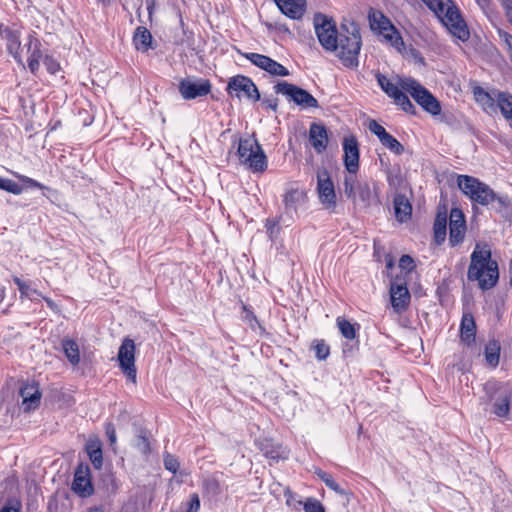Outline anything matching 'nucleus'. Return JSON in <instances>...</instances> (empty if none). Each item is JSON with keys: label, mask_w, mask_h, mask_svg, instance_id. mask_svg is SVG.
Listing matches in <instances>:
<instances>
[{"label": "nucleus", "mask_w": 512, "mask_h": 512, "mask_svg": "<svg viewBox=\"0 0 512 512\" xmlns=\"http://www.w3.org/2000/svg\"><path fill=\"white\" fill-rule=\"evenodd\" d=\"M317 192L321 203L326 208H334L336 205V193L333 181L327 170L318 171Z\"/></svg>", "instance_id": "nucleus-15"}, {"label": "nucleus", "mask_w": 512, "mask_h": 512, "mask_svg": "<svg viewBox=\"0 0 512 512\" xmlns=\"http://www.w3.org/2000/svg\"><path fill=\"white\" fill-rule=\"evenodd\" d=\"M434 238L437 244H441L444 242L446 238V230H447V213L446 210L438 211L435 221H434Z\"/></svg>", "instance_id": "nucleus-28"}, {"label": "nucleus", "mask_w": 512, "mask_h": 512, "mask_svg": "<svg viewBox=\"0 0 512 512\" xmlns=\"http://www.w3.org/2000/svg\"><path fill=\"white\" fill-rule=\"evenodd\" d=\"M133 44L137 50L142 52L151 48L152 35L149 30L143 26L137 27L133 36Z\"/></svg>", "instance_id": "nucleus-27"}, {"label": "nucleus", "mask_w": 512, "mask_h": 512, "mask_svg": "<svg viewBox=\"0 0 512 512\" xmlns=\"http://www.w3.org/2000/svg\"><path fill=\"white\" fill-rule=\"evenodd\" d=\"M368 129L371 133L378 137L379 141L382 140L388 133L385 130V128L382 125H380L376 120L369 121Z\"/></svg>", "instance_id": "nucleus-44"}, {"label": "nucleus", "mask_w": 512, "mask_h": 512, "mask_svg": "<svg viewBox=\"0 0 512 512\" xmlns=\"http://www.w3.org/2000/svg\"><path fill=\"white\" fill-rule=\"evenodd\" d=\"M49 73L55 74L59 70V64L50 56H46L43 61Z\"/></svg>", "instance_id": "nucleus-51"}, {"label": "nucleus", "mask_w": 512, "mask_h": 512, "mask_svg": "<svg viewBox=\"0 0 512 512\" xmlns=\"http://www.w3.org/2000/svg\"><path fill=\"white\" fill-rule=\"evenodd\" d=\"M269 457L273 460H278V459H286L288 458V452L286 450H283L281 453H274V452H271L269 454Z\"/></svg>", "instance_id": "nucleus-57"}, {"label": "nucleus", "mask_w": 512, "mask_h": 512, "mask_svg": "<svg viewBox=\"0 0 512 512\" xmlns=\"http://www.w3.org/2000/svg\"><path fill=\"white\" fill-rule=\"evenodd\" d=\"M467 272L470 281H477L482 290L493 288L499 279L498 264L491 259V250L487 244H476Z\"/></svg>", "instance_id": "nucleus-2"}, {"label": "nucleus", "mask_w": 512, "mask_h": 512, "mask_svg": "<svg viewBox=\"0 0 512 512\" xmlns=\"http://www.w3.org/2000/svg\"><path fill=\"white\" fill-rule=\"evenodd\" d=\"M498 35L500 40L504 43L509 54L512 51V35L503 30H499Z\"/></svg>", "instance_id": "nucleus-50"}, {"label": "nucleus", "mask_w": 512, "mask_h": 512, "mask_svg": "<svg viewBox=\"0 0 512 512\" xmlns=\"http://www.w3.org/2000/svg\"><path fill=\"white\" fill-rule=\"evenodd\" d=\"M337 326L343 337L352 340L356 337L355 326L344 318H337Z\"/></svg>", "instance_id": "nucleus-37"}, {"label": "nucleus", "mask_w": 512, "mask_h": 512, "mask_svg": "<svg viewBox=\"0 0 512 512\" xmlns=\"http://www.w3.org/2000/svg\"><path fill=\"white\" fill-rule=\"evenodd\" d=\"M380 142L384 147L397 155H401L404 152V146L389 133Z\"/></svg>", "instance_id": "nucleus-36"}, {"label": "nucleus", "mask_w": 512, "mask_h": 512, "mask_svg": "<svg viewBox=\"0 0 512 512\" xmlns=\"http://www.w3.org/2000/svg\"><path fill=\"white\" fill-rule=\"evenodd\" d=\"M41 298H43V299L45 300V302L47 303V305H48V307H49V308H51V309H55V308L57 307V305L55 304V302H54L53 300H51L50 298L44 297L43 295H42V297H41Z\"/></svg>", "instance_id": "nucleus-60"}, {"label": "nucleus", "mask_w": 512, "mask_h": 512, "mask_svg": "<svg viewBox=\"0 0 512 512\" xmlns=\"http://www.w3.org/2000/svg\"><path fill=\"white\" fill-rule=\"evenodd\" d=\"M314 28L318 40L324 49L330 51L331 48H336L339 33L333 20L325 15L316 14L314 17Z\"/></svg>", "instance_id": "nucleus-12"}, {"label": "nucleus", "mask_w": 512, "mask_h": 512, "mask_svg": "<svg viewBox=\"0 0 512 512\" xmlns=\"http://www.w3.org/2000/svg\"><path fill=\"white\" fill-rule=\"evenodd\" d=\"M13 281L19 289L21 299L27 298L31 301H35L42 297V294L37 289L32 288L28 283L22 281L19 277L14 276Z\"/></svg>", "instance_id": "nucleus-30"}, {"label": "nucleus", "mask_w": 512, "mask_h": 512, "mask_svg": "<svg viewBox=\"0 0 512 512\" xmlns=\"http://www.w3.org/2000/svg\"><path fill=\"white\" fill-rule=\"evenodd\" d=\"M309 142L317 153H323L328 145L326 128L321 124L312 123L309 128Z\"/></svg>", "instance_id": "nucleus-23"}, {"label": "nucleus", "mask_w": 512, "mask_h": 512, "mask_svg": "<svg viewBox=\"0 0 512 512\" xmlns=\"http://www.w3.org/2000/svg\"><path fill=\"white\" fill-rule=\"evenodd\" d=\"M343 160L348 175H355L359 169V147L354 136L345 137L343 140Z\"/></svg>", "instance_id": "nucleus-19"}, {"label": "nucleus", "mask_w": 512, "mask_h": 512, "mask_svg": "<svg viewBox=\"0 0 512 512\" xmlns=\"http://www.w3.org/2000/svg\"><path fill=\"white\" fill-rule=\"evenodd\" d=\"M200 509V498L198 494L194 493L190 496V502L186 512H198Z\"/></svg>", "instance_id": "nucleus-53"}, {"label": "nucleus", "mask_w": 512, "mask_h": 512, "mask_svg": "<svg viewBox=\"0 0 512 512\" xmlns=\"http://www.w3.org/2000/svg\"><path fill=\"white\" fill-rule=\"evenodd\" d=\"M306 200V194L299 189L288 190L283 198L285 213H296L298 207Z\"/></svg>", "instance_id": "nucleus-26"}, {"label": "nucleus", "mask_w": 512, "mask_h": 512, "mask_svg": "<svg viewBox=\"0 0 512 512\" xmlns=\"http://www.w3.org/2000/svg\"><path fill=\"white\" fill-rule=\"evenodd\" d=\"M395 215L401 222L410 218L412 207L407 198L403 195H397L394 199Z\"/></svg>", "instance_id": "nucleus-29"}, {"label": "nucleus", "mask_w": 512, "mask_h": 512, "mask_svg": "<svg viewBox=\"0 0 512 512\" xmlns=\"http://www.w3.org/2000/svg\"><path fill=\"white\" fill-rule=\"evenodd\" d=\"M303 508L305 512H325L323 505L315 498H308Z\"/></svg>", "instance_id": "nucleus-42"}, {"label": "nucleus", "mask_w": 512, "mask_h": 512, "mask_svg": "<svg viewBox=\"0 0 512 512\" xmlns=\"http://www.w3.org/2000/svg\"><path fill=\"white\" fill-rule=\"evenodd\" d=\"M204 489H205V491H207L208 493H211L213 495L218 494L220 491L219 484L214 479L205 480L204 481Z\"/></svg>", "instance_id": "nucleus-49"}, {"label": "nucleus", "mask_w": 512, "mask_h": 512, "mask_svg": "<svg viewBox=\"0 0 512 512\" xmlns=\"http://www.w3.org/2000/svg\"><path fill=\"white\" fill-rule=\"evenodd\" d=\"M274 90L277 94L286 96L289 101H293L304 109L319 106L317 99L308 91L286 81L278 82L274 86Z\"/></svg>", "instance_id": "nucleus-11"}, {"label": "nucleus", "mask_w": 512, "mask_h": 512, "mask_svg": "<svg viewBox=\"0 0 512 512\" xmlns=\"http://www.w3.org/2000/svg\"><path fill=\"white\" fill-rule=\"evenodd\" d=\"M5 296H6V289L4 286L0 285V304L4 300Z\"/></svg>", "instance_id": "nucleus-62"}, {"label": "nucleus", "mask_w": 512, "mask_h": 512, "mask_svg": "<svg viewBox=\"0 0 512 512\" xmlns=\"http://www.w3.org/2000/svg\"><path fill=\"white\" fill-rule=\"evenodd\" d=\"M28 61V67L30 69V71L35 74L36 71L39 69V61L40 60H37V59H34V58H28L27 59Z\"/></svg>", "instance_id": "nucleus-56"}, {"label": "nucleus", "mask_w": 512, "mask_h": 512, "mask_svg": "<svg viewBox=\"0 0 512 512\" xmlns=\"http://www.w3.org/2000/svg\"><path fill=\"white\" fill-rule=\"evenodd\" d=\"M368 18L370 27L373 31H376L383 36L385 41L398 52L402 53L405 50V44L400 33L382 12L371 9L369 11Z\"/></svg>", "instance_id": "nucleus-8"}, {"label": "nucleus", "mask_w": 512, "mask_h": 512, "mask_svg": "<svg viewBox=\"0 0 512 512\" xmlns=\"http://www.w3.org/2000/svg\"><path fill=\"white\" fill-rule=\"evenodd\" d=\"M497 105L503 117L507 120L512 119V94L499 92L497 95Z\"/></svg>", "instance_id": "nucleus-31"}, {"label": "nucleus", "mask_w": 512, "mask_h": 512, "mask_svg": "<svg viewBox=\"0 0 512 512\" xmlns=\"http://www.w3.org/2000/svg\"><path fill=\"white\" fill-rule=\"evenodd\" d=\"M71 489L82 498L89 497L93 494L94 487L91 481L90 468L87 464L81 463L77 466Z\"/></svg>", "instance_id": "nucleus-16"}, {"label": "nucleus", "mask_w": 512, "mask_h": 512, "mask_svg": "<svg viewBox=\"0 0 512 512\" xmlns=\"http://www.w3.org/2000/svg\"><path fill=\"white\" fill-rule=\"evenodd\" d=\"M119 366L123 373L131 380L136 383L137 370L135 367V343L130 338H125L119 347L117 355Z\"/></svg>", "instance_id": "nucleus-13"}, {"label": "nucleus", "mask_w": 512, "mask_h": 512, "mask_svg": "<svg viewBox=\"0 0 512 512\" xmlns=\"http://www.w3.org/2000/svg\"><path fill=\"white\" fill-rule=\"evenodd\" d=\"M281 12L291 19H300L305 12V0H275Z\"/></svg>", "instance_id": "nucleus-24"}, {"label": "nucleus", "mask_w": 512, "mask_h": 512, "mask_svg": "<svg viewBox=\"0 0 512 512\" xmlns=\"http://www.w3.org/2000/svg\"><path fill=\"white\" fill-rule=\"evenodd\" d=\"M361 48V37L356 28L351 32L339 33L336 48L330 51L336 52L337 57L345 66L356 67L358 65V55Z\"/></svg>", "instance_id": "nucleus-7"}, {"label": "nucleus", "mask_w": 512, "mask_h": 512, "mask_svg": "<svg viewBox=\"0 0 512 512\" xmlns=\"http://www.w3.org/2000/svg\"><path fill=\"white\" fill-rule=\"evenodd\" d=\"M474 98L476 102L482 106L485 111L493 109L495 105L494 99L491 95L486 92L482 87H475L473 90Z\"/></svg>", "instance_id": "nucleus-34"}, {"label": "nucleus", "mask_w": 512, "mask_h": 512, "mask_svg": "<svg viewBox=\"0 0 512 512\" xmlns=\"http://www.w3.org/2000/svg\"><path fill=\"white\" fill-rule=\"evenodd\" d=\"M344 193L356 208L368 209L380 205L378 185L370 180H358L356 175L345 176Z\"/></svg>", "instance_id": "nucleus-3"}, {"label": "nucleus", "mask_w": 512, "mask_h": 512, "mask_svg": "<svg viewBox=\"0 0 512 512\" xmlns=\"http://www.w3.org/2000/svg\"><path fill=\"white\" fill-rule=\"evenodd\" d=\"M457 185L473 203L488 206L496 199V193L484 182L468 175H459Z\"/></svg>", "instance_id": "nucleus-6"}, {"label": "nucleus", "mask_w": 512, "mask_h": 512, "mask_svg": "<svg viewBox=\"0 0 512 512\" xmlns=\"http://www.w3.org/2000/svg\"><path fill=\"white\" fill-rule=\"evenodd\" d=\"M106 434L109 438L110 443L114 444L116 442V431L113 424L108 423L106 425Z\"/></svg>", "instance_id": "nucleus-55"}, {"label": "nucleus", "mask_w": 512, "mask_h": 512, "mask_svg": "<svg viewBox=\"0 0 512 512\" xmlns=\"http://www.w3.org/2000/svg\"><path fill=\"white\" fill-rule=\"evenodd\" d=\"M89 512H102L99 508H93Z\"/></svg>", "instance_id": "nucleus-63"}, {"label": "nucleus", "mask_w": 512, "mask_h": 512, "mask_svg": "<svg viewBox=\"0 0 512 512\" xmlns=\"http://www.w3.org/2000/svg\"><path fill=\"white\" fill-rule=\"evenodd\" d=\"M498 348L494 345V347L487 346L485 349V358L488 364L491 366H496L499 362V352Z\"/></svg>", "instance_id": "nucleus-43"}, {"label": "nucleus", "mask_w": 512, "mask_h": 512, "mask_svg": "<svg viewBox=\"0 0 512 512\" xmlns=\"http://www.w3.org/2000/svg\"><path fill=\"white\" fill-rule=\"evenodd\" d=\"M476 323L474 317L470 313H465L462 316L460 326V337L462 342L470 346L475 342Z\"/></svg>", "instance_id": "nucleus-25"}, {"label": "nucleus", "mask_w": 512, "mask_h": 512, "mask_svg": "<svg viewBox=\"0 0 512 512\" xmlns=\"http://www.w3.org/2000/svg\"><path fill=\"white\" fill-rule=\"evenodd\" d=\"M262 103L264 105H266L267 108H270L273 111L277 110V100L276 99H274V100L264 99Z\"/></svg>", "instance_id": "nucleus-58"}, {"label": "nucleus", "mask_w": 512, "mask_h": 512, "mask_svg": "<svg viewBox=\"0 0 512 512\" xmlns=\"http://www.w3.org/2000/svg\"><path fill=\"white\" fill-rule=\"evenodd\" d=\"M237 155L240 163L254 173H262L267 169V157L261 145L253 137L239 138Z\"/></svg>", "instance_id": "nucleus-5"}, {"label": "nucleus", "mask_w": 512, "mask_h": 512, "mask_svg": "<svg viewBox=\"0 0 512 512\" xmlns=\"http://www.w3.org/2000/svg\"><path fill=\"white\" fill-rule=\"evenodd\" d=\"M63 351L70 361L71 364L77 365L80 362V353H79V347L78 344L71 340V339H65L62 342Z\"/></svg>", "instance_id": "nucleus-32"}, {"label": "nucleus", "mask_w": 512, "mask_h": 512, "mask_svg": "<svg viewBox=\"0 0 512 512\" xmlns=\"http://www.w3.org/2000/svg\"><path fill=\"white\" fill-rule=\"evenodd\" d=\"M377 82L381 89L399 105L403 111L415 114V106L411 103L408 96L402 92L410 94V96L420 105L426 112L433 116L441 113L440 102L429 92L423 85L412 77H403L398 81V85L392 83L386 76L381 73L376 75Z\"/></svg>", "instance_id": "nucleus-1"}, {"label": "nucleus", "mask_w": 512, "mask_h": 512, "mask_svg": "<svg viewBox=\"0 0 512 512\" xmlns=\"http://www.w3.org/2000/svg\"><path fill=\"white\" fill-rule=\"evenodd\" d=\"M89 458L96 469H100L102 466L103 458L100 447L89 446L88 447Z\"/></svg>", "instance_id": "nucleus-40"}, {"label": "nucleus", "mask_w": 512, "mask_h": 512, "mask_svg": "<svg viewBox=\"0 0 512 512\" xmlns=\"http://www.w3.org/2000/svg\"><path fill=\"white\" fill-rule=\"evenodd\" d=\"M316 475L325 483V485L339 495L348 496L349 494L342 489L332 478V476L322 470L316 471Z\"/></svg>", "instance_id": "nucleus-35"}, {"label": "nucleus", "mask_w": 512, "mask_h": 512, "mask_svg": "<svg viewBox=\"0 0 512 512\" xmlns=\"http://www.w3.org/2000/svg\"><path fill=\"white\" fill-rule=\"evenodd\" d=\"M399 267L402 270H405L407 272H411L414 269V267H415L414 260L409 255H403L400 258V260H399Z\"/></svg>", "instance_id": "nucleus-47"}, {"label": "nucleus", "mask_w": 512, "mask_h": 512, "mask_svg": "<svg viewBox=\"0 0 512 512\" xmlns=\"http://www.w3.org/2000/svg\"><path fill=\"white\" fill-rule=\"evenodd\" d=\"M284 495L286 498V503L289 506L295 507L296 504H299V505L303 504L301 500L296 499V496L290 490L285 491Z\"/></svg>", "instance_id": "nucleus-54"}, {"label": "nucleus", "mask_w": 512, "mask_h": 512, "mask_svg": "<svg viewBox=\"0 0 512 512\" xmlns=\"http://www.w3.org/2000/svg\"><path fill=\"white\" fill-rule=\"evenodd\" d=\"M28 47V58H34L37 60H40L42 57V53L40 50V42L37 38H35L33 35H29L28 43L26 44Z\"/></svg>", "instance_id": "nucleus-38"}, {"label": "nucleus", "mask_w": 512, "mask_h": 512, "mask_svg": "<svg viewBox=\"0 0 512 512\" xmlns=\"http://www.w3.org/2000/svg\"><path fill=\"white\" fill-rule=\"evenodd\" d=\"M487 401L491 406L490 412L499 418H507L510 412L511 395L501 383L490 380L484 384Z\"/></svg>", "instance_id": "nucleus-9"}, {"label": "nucleus", "mask_w": 512, "mask_h": 512, "mask_svg": "<svg viewBox=\"0 0 512 512\" xmlns=\"http://www.w3.org/2000/svg\"><path fill=\"white\" fill-rule=\"evenodd\" d=\"M243 309H244V312H245L244 319L246 321H248L249 323H252V321L255 320V316L253 315V313L249 309H247L246 306H243Z\"/></svg>", "instance_id": "nucleus-59"}, {"label": "nucleus", "mask_w": 512, "mask_h": 512, "mask_svg": "<svg viewBox=\"0 0 512 512\" xmlns=\"http://www.w3.org/2000/svg\"><path fill=\"white\" fill-rule=\"evenodd\" d=\"M164 466L170 472L176 473L179 469V462L173 455L166 454L164 456Z\"/></svg>", "instance_id": "nucleus-46"}, {"label": "nucleus", "mask_w": 512, "mask_h": 512, "mask_svg": "<svg viewBox=\"0 0 512 512\" xmlns=\"http://www.w3.org/2000/svg\"><path fill=\"white\" fill-rule=\"evenodd\" d=\"M509 19H510V22H511V24H512V8H511V9H510V11H509Z\"/></svg>", "instance_id": "nucleus-64"}, {"label": "nucleus", "mask_w": 512, "mask_h": 512, "mask_svg": "<svg viewBox=\"0 0 512 512\" xmlns=\"http://www.w3.org/2000/svg\"><path fill=\"white\" fill-rule=\"evenodd\" d=\"M391 304L396 313H402L410 302V293L406 286V282L400 278L392 281L390 286Z\"/></svg>", "instance_id": "nucleus-18"}, {"label": "nucleus", "mask_w": 512, "mask_h": 512, "mask_svg": "<svg viewBox=\"0 0 512 512\" xmlns=\"http://www.w3.org/2000/svg\"><path fill=\"white\" fill-rule=\"evenodd\" d=\"M442 2V5L430 9L454 37L461 41H467L470 33L460 10L451 0H443Z\"/></svg>", "instance_id": "nucleus-4"}, {"label": "nucleus", "mask_w": 512, "mask_h": 512, "mask_svg": "<svg viewBox=\"0 0 512 512\" xmlns=\"http://www.w3.org/2000/svg\"><path fill=\"white\" fill-rule=\"evenodd\" d=\"M212 85L207 79L185 78L179 82L178 89L181 96L186 100L206 96L211 92Z\"/></svg>", "instance_id": "nucleus-14"}, {"label": "nucleus", "mask_w": 512, "mask_h": 512, "mask_svg": "<svg viewBox=\"0 0 512 512\" xmlns=\"http://www.w3.org/2000/svg\"><path fill=\"white\" fill-rule=\"evenodd\" d=\"M265 227L267 229V234L270 239H274L278 236L280 227L279 220L277 219H267L265 223Z\"/></svg>", "instance_id": "nucleus-45"}, {"label": "nucleus", "mask_w": 512, "mask_h": 512, "mask_svg": "<svg viewBox=\"0 0 512 512\" xmlns=\"http://www.w3.org/2000/svg\"><path fill=\"white\" fill-rule=\"evenodd\" d=\"M393 266H394V260H393V258L391 257V255H387V256H386V267H387L388 269H392V268H393Z\"/></svg>", "instance_id": "nucleus-61"}, {"label": "nucleus", "mask_w": 512, "mask_h": 512, "mask_svg": "<svg viewBox=\"0 0 512 512\" xmlns=\"http://www.w3.org/2000/svg\"><path fill=\"white\" fill-rule=\"evenodd\" d=\"M20 509L21 503L17 500H11L0 509V512H20Z\"/></svg>", "instance_id": "nucleus-52"}, {"label": "nucleus", "mask_w": 512, "mask_h": 512, "mask_svg": "<svg viewBox=\"0 0 512 512\" xmlns=\"http://www.w3.org/2000/svg\"><path fill=\"white\" fill-rule=\"evenodd\" d=\"M450 237L449 241L451 246L460 244L465 235L466 225L464 214L460 209L453 208L450 212L449 218Z\"/></svg>", "instance_id": "nucleus-20"}, {"label": "nucleus", "mask_w": 512, "mask_h": 512, "mask_svg": "<svg viewBox=\"0 0 512 512\" xmlns=\"http://www.w3.org/2000/svg\"><path fill=\"white\" fill-rule=\"evenodd\" d=\"M497 205L496 211L502 215L505 219H512V200L506 195H497L495 199Z\"/></svg>", "instance_id": "nucleus-33"}, {"label": "nucleus", "mask_w": 512, "mask_h": 512, "mask_svg": "<svg viewBox=\"0 0 512 512\" xmlns=\"http://www.w3.org/2000/svg\"><path fill=\"white\" fill-rule=\"evenodd\" d=\"M0 189L19 195L23 192V187L13 180L0 177Z\"/></svg>", "instance_id": "nucleus-39"}, {"label": "nucleus", "mask_w": 512, "mask_h": 512, "mask_svg": "<svg viewBox=\"0 0 512 512\" xmlns=\"http://www.w3.org/2000/svg\"><path fill=\"white\" fill-rule=\"evenodd\" d=\"M243 56L258 68L272 76H289L290 73L282 64L272 58L258 53H244Z\"/></svg>", "instance_id": "nucleus-17"}, {"label": "nucleus", "mask_w": 512, "mask_h": 512, "mask_svg": "<svg viewBox=\"0 0 512 512\" xmlns=\"http://www.w3.org/2000/svg\"><path fill=\"white\" fill-rule=\"evenodd\" d=\"M19 394L22 398L23 411L28 412L39 407L42 394L37 383L24 384L20 388Z\"/></svg>", "instance_id": "nucleus-21"}, {"label": "nucleus", "mask_w": 512, "mask_h": 512, "mask_svg": "<svg viewBox=\"0 0 512 512\" xmlns=\"http://www.w3.org/2000/svg\"><path fill=\"white\" fill-rule=\"evenodd\" d=\"M315 355L319 360H324L330 353L329 346L323 340H317L313 345Z\"/></svg>", "instance_id": "nucleus-41"}, {"label": "nucleus", "mask_w": 512, "mask_h": 512, "mask_svg": "<svg viewBox=\"0 0 512 512\" xmlns=\"http://www.w3.org/2000/svg\"><path fill=\"white\" fill-rule=\"evenodd\" d=\"M18 179L26 185V187H29V188H39V189H44L45 186L42 185L40 182L30 178V177H27V176H24V175H17Z\"/></svg>", "instance_id": "nucleus-48"}, {"label": "nucleus", "mask_w": 512, "mask_h": 512, "mask_svg": "<svg viewBox=\"0 0 512 512\" xmlns=\"http://www.w3.org/2000/svg\"><path fill=\"white\" fill-rule=\"evenodd\" d=\"M227 93L239 100L247 99L252 102L260 100V93L254 82L247 76L236 75L229 79Z\"/></svg>", "instance_id": "nucleus-10"}, {"label": "nucleus", "mask_w": 512, "mask_h": 512, "mask_svg": "<svg viewBox=\"0 0 512 512\" xmlns=\"http://www.w3.org/2000/svg\"><path fill=\"white\" fill-rule=\"evenodd\" d=\"M0 36L7 42V49L15 60L23 65L20 56V31L16 28L0 25Z\"/></svg>", "instance_id": "nucleus-22"}]
</instances>
